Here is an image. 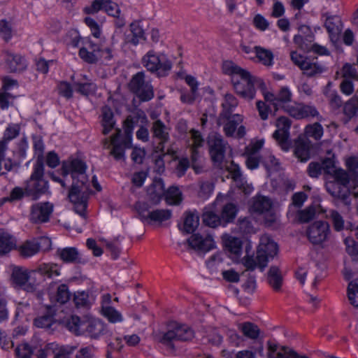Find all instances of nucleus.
<instances>
[{"mask_svg":"<svg viewBox=\"0 0 358 358\" xmlns=\"http://www.w3.org/2000/svg\"><path fill=\"white\" fill-rule=\"evenodd\" d=\"M87 166L78 159H71L63 162L61 173L62 178L52 176V179L58 182L63 187L70 186L69 198L76 205L75 211L85 217L87 201L90 193V186L86 174Z\"/></svg>","mask_w":358,"mask_h":358,"instance_id":"1","label":"nucleus"},{"mask_svg":"<svg viewBox=\"0 0 358 358\" xmlns=\"http://www.w3.org/2000/svg\"><path fill=\"white\" fill-rule=\"evenodd\" d=\"M225 73L231 76V83L236 93L241 97L252 100L257 88L264 89V80L251 74L232 62H225L223 65Z\"/></svg>","mask_w":358,"mask_h":358,"instance_id":"2","label":"nucleus"},{"mask_svg":"<svg viewBox=\"0 0 358 358\" xmlns=\"http://www.w3.org/2000/svg\"><path fill=\"white\" fill-rule=\"evenodd\" d=\"M140 118L146 119L144 115H129L124 122V134L121 129H116L115 134L110 137V141L108 138L103 140L102 143L105 148L112 146L110 154L116 160L123 159L125 150L131 148L133 131Z\"/></svg>","mask_w":358,"mask_h":358,"instance_id":"3","label":"nucleus"},{"mask_svg":"<svg viewBox=\"0 0 358 358\" xmlns=\"http://www.w3.org/2000/svg\"><path fill=\"white\" fill-rule=\"evenodd\" d=\"M278 251L277 243L269 236L266 234L262 236L256 257L247 256L243 259L246 271L243 273V275H245L246 271H254L256 267L259 268L262 271L266 267L268 261L277 255Z\"/></svg>","mask_w":358,"mask_h":358,"instance_id":"4","label":"nucleus"},{"mask_svg":"<svg viewBox=\"0 0 358 358\" xmlns=\"http://www.w3.org/2000/svg\"><path fill=\"white\" fill-rule=\"evenodd\" d=\"M43 175L44 165L41 162L34 164L33 172L24 183L26 195L31 197L33 200L38 199L48 192V182L43 178Z\"/></svg>","mask_w":358,"mask_h":358,"instance_id":"5","label":"nucleus"},{"mask_svg":"<svg viewBox=\"0 0 358 358\" xmlns=\"http://www.w3.org/2000/svg\"><path fill=\"white\" fill-rule=\"evenodd\" d=\"M194 337V331L190 327L185 324L173 322L168 325L166 332L163 334L159 338V341L171 348H174L173 342L189 341Z\"/></svg>","mask_w":358,"mask_h":358,"instance_id":"6","label":"nucleus"},{"mask_svg":"<svg viewBox=\"0 0 358 358\" xmlns=\"http://www.w3.org/2000/svg\"><path fill=\"white\" fill-rule=\"evenodd\" d=\"M143 64L150 72H155L158 76H164L171 69V62L165 55H158L149 51L143 57Z\"/></svg>","mask_w":358,"mask_h":358,"instance_id":"7","label":"nucleus"},{"mask_svg":"<svg viewBox=\"0 0 358 358\" xmlns=\"http://www.w3.org/2000/svg\"><path fill=\"white\" fill-rule=\"evenodd\" d=\"M291 59L308 77L317 76L325 71L324 66L319 63L316 58H308L296 52H292Z\"/></svg>","mask_w":358,"mask_h":358,"instance_id":"8","label":"nucleus"},{"mask_svg":"<svg viewBox=\"0 0 358 358\" xmlns=\"http://www.w3.org/2000/svg\"><path fill=\"white\" fill-rule=\"evenodd\" d=\"M129 87L142 101H150L154 97L153 87L150 82L145 80V73L142 71L132 77Z\"/></svg>","mask_w":358,"mask_h":358,"instance_id":"9","label":"nucleus"},{"mask_svg":"<svg viewBox=\"0 0 358 358\" xmlns=\"http://www.w3.org/2000/svg\"><path fill=\"white\" fill-rule=\"evenodd\" d=\"M209 152L214 165L222 168V164L228 148V143L218 134H211L208 138Z\"/></svg>","mask_w":358,"mask_h":358,"instance_id":"10","label":"nucleus"},{"mask_svg":"<svg viewBox=\"0 0 358 358\" xmlns=\"http://www.w3.org/2000/svg\"><path fill=\"white\" fill-rule=\"evenodd\" d=\"M275 126L277 129L273 134V137L275 139L280 148L287 152L291 148L289 141V129L291 122L286 117H280L276 120Z\"/></svg>","mask_w":358,"mask_h":358,"instance_id":"11","label":"nucleus"},{"mask_svg":"<svg viewBox=\"0 0 358 358\" xmlns=\"http://www.w3.org/2000/svg\"><path fill=\"white\" fill-rule=\"evenodd\" d=\"M329 234V225L327 222L317 221L309 226L307 236L313 244H320L327 240Z\"/></svg>","mask_w":358,"mask_h":358,"instance_id":"12","label":"nucleus"},{"mask_svg":"<svg viewBox=\"0 0 358 358\" xmlns=\"http://www.w3.org/2000/svg\"><path fill=\"white\" fill-rule=\"evenodd\" d=\"M287 113L296 119H303L307 117H316L319 121L323 120L318 110L314 106L306 105L303 103H295L287 108Z\"/></svg>","mask_w":358,"mask_h":358,"instance_id":"13","label":"nucleus"},{"mask_svg":"<svg viewBox=\"0 0 358 358\" xmlns=\"http://www.w3.org/2000/svg\"><path fill=\"white\" fill-rule=\"evenodd\" d=\"M36 271H28L27 269L15 267L13 270L12 280L17 286L22 287L24 290L31 292L35 289L34 285L29 282V279Z\"/></svg>","mask_w":358,"mask_h":358,"instance_id":"14","label":"nucleus"},{"mask_svg":"<svg viewBox=\"0 0 358 358\" xmlns=\"http://www.w3.org/2000/svg\"><path fill=\"white\" fill-rule=\"evenodd\" d=\"M53 210V205L49 202L37 203L32 206L30 220L34 222L48 221Z\"/></svg>","mask_w":358,"mask_h":358,"instance_id":"15","label":"nucleus"},{"mask_svg":"<svg viewBox=\"0 0 358 358\" xmlns=\"http://www.w3.org/2000/svg\"><path fill=\"white\" fill-rule=\"evenodd\" d=\"M151 131L152 137L159 141L158 145L155 148V151L165 153L164 144L169 139V134L166 127L164 122L158 120L153 122Z\"/></svg>","mask_w":358,"mask_h":358,"instance_id":"16","label":"nucleus"},{"mask_svg":"<svg viewBox=\"0 0 358 358\" xmlns=\"http://www.w3.org/2000/svg\"><path fill=\"white\" fill-rule=\"evenodd\" d=\"M100 44L89 40L79 50V56L85 62L94 64L100 59Z\"/></svg>","mask_w":358,"mask_h":358,"instance_id":"17","label":"nucleus"},{"mask_svg":"<svg viewBox=\"0 0 358 358\" xmlns=\"http://www.w3.org/2000/svg\"><path fill=\"white\" fill-rule=\"evenodd\" d=\"M187 242L192 248L203 252H207L215 247V243L210 236L203 238L197 234L192 235Z\"/></svg>","mask_w":358,"mask_h":358,"instance_id":"18","label":"nucleus"},{"mask_svg":"<svg viewBox=\"0 0 358 358\" xmlns=\"http://www.w3.org/2000/svg\"><path fill=\"white\" fill-rule=\"evenodd\" d=\"M312 144L307 138L299 137L294 142V153L301 162H306L310 158Z\"/></svg>","mask_w":358,"mask_h":358,"instance_id":"19","label":"nucleus"},{"mask_svg":"<svg viewBox=\"0 0 358 358\" xmlns=\"http://www.w3.org/2000/svg\"><path fill=\"white\" fill-rule=\"evenodd\" d=\"M326 189L333 197L341 199L346 205L350 203L348 201L350 191L348 186H343L332 181L326 184Z\"/></svg>","mask_w":358,"mask_h":358,"instance_id":"20","label":"nucleus"},{"mask_svg":"<svg viewBox=\"0 0 358 358\" xmlns=\"http://www.w3.org/2000/svg\"><path fill=\"white\" fill-rule=\"evenodd\" d=\"M165 194L164 181L156 178L148 189V196L152 205L158 204Z\"/></svg>","mask_w":358,"mask_h":358,"instance_id":"21","label":"nucleus"},{"mask_svg":"<svg viewBox=\"0 0 358 358\" xmlns=\"http://www.w3.org/2000/svg\"><path fill=\"white\" fill-rule=\"evenodd\" d=\"M324 26L329 34L332 43L337 42L341 31V20L337 15H328L326 17Z\"/></svg>","mask_w":358,"mask_h":358,"instance_id":"22","label":"nucleus"},{"mask_svg":"<svg viewBox=\"0 0 358 358\" xmlns=\"http://www.w3.org/2000/svg\"><path fill=\"white\" fill-rule=\"evenodd\" d=\"M106 332L105 324L99 320L93 319L86 321L85 334L92 338H98Z\"/></svg>","mask_w":358,"mask_h":358,"instance_id":"23","label":"nucleus"},{"mask_svg":"<svg viewBox=\"0 0 358 358\" xmlns=\"http://www.w3.org/2000/svg\"><path fill=\"white\" fill-rule=\"evenodd\" d=\"M4 59L8 69L11 72H20L27 67L25 59L19 55L11 52H3Z\"/></svg>","mask_w":358,"mask_h":358,"instance_id":"24","label":"nucleus"},{"mask_svg":"<svg viewBox=\"0 0 358 358\" xmlns=\"http://www.w3.org/2000/svg\"><path fill=\"white\" fill-rule=\"evenodd\" d=\"M277 345L269 343L268 358H308L306 356L299 355L297 352L287 347H282L281 350L276 352Z\"/></svg>","mask_w":358,"mask_h":358,"instance_id":"25","label":"nucleus"},{"mask_svg":"<svg viewBox=\"0 0 358 358\" xmlns=\"http://www.w3.org/2000/svg\"><path fill=\"white\" fill-rule=\"evenodd\" d=\"M57 255L65 263L77 264L81 262V257L78 250L73 247L58 249Z\"/></svg>","mask_w":358,"mask_h":358,"instance_id":"26","label":"nucleus"},{"mask_svg":"<svg viewBox=\"0 0 358 358\" xmlns=\"http://www.w3.org/2000/svg\"><path fill=\"white\" fill-rule=\"evenodd\" d=\"M227 120V122L224 124V131L227 136H232L237 129L238 125L242 121L241 117L238 115H231L229 118H221L220 115L218 119V124L220 125L223 124L224 121Z\"/></svg>","mask_w":358,"mask_h":358,"instance_id":"27","label":"nucleus"},{"mask_svg":"<svg viewBox=\"0 0 358 358\" xmlns=\"http://www.w3.org/2000/svg\"><path fill=\"white\" fill-rule=\"evenodd\" d=\"M229 172L231 175V178L236 182V186L243 189L246 194L250 193L251 191V188L248 187L246 188L245 181L244 178L242 176L240 167L238 165L235 164L234 163H231V166L228 168Z\"/></svg>","mask_w":358,"mask_h":358,"instance_id":"28","label":"nucleus"},{"mask_svg":"<svg viewBox=\"0 0 358 358\" xmlns=\"http://www.w3.org/2000/svg\"><path fill=\"white\" fill-rule=\"evenodd\" d=\"M115 122L114 120V115L112 110L106 106L102 109V120L101 126L103 127L102 134L104 135L108 134L114 128Z\"/></svg>","mask_w":358,"mask_h":358,"instance_id":"29","label":"nucleus"},{"mask_svg":"<svg viewBox=\"0 0 358 358\" xmlns=\"http://www.w3.org/2000/svg\"><path fill=\"white\" fill-rule=\"evenodd\" d=\"M15 245V239L13 236L3 230H0V255L8 253Z\"/></svg>","mask_w":358,"mask_h":358,"instance_id":"30","label":"nucleus"},{"mask_svg":"<svg viewBox=\"0 0 358 358\" xmlns=\"http://www.w3.org/2000/svg\"><path fill=\"white\" fill-rule=\"evenodd\" d=\"M222 106V111L220 115H221V118H229L231 115H232L233 111L238 106V100L234 95L227 94L224 96Z\"/></svg>","mask_w":358,"mask_h":358,"instance_id":"31","label":"nucleus"},{"mask_svg":"<svg viewBox=\"0 0 358 358\" xmlns=\"http://www.w3.org/2000/svg\"><path fill=\"white\" fill-rule=\"evenodd\" d=\"M7 148L4 143H0V176L10 171L15 166V163L10 158L5 156Z\"/></svg>","mask_w":358,"mask_h":358,"instance_id":"32","label":"nucleus"},{"mask_svg":"<svg viewBox=\"0 0 358 358\" xmlns=\"http://www.w3.org/2000/svg\"><path fill=\"white\" fill-rule=\"evenodd\" d=\"M271 206V201L268 197L258 196L253 199L252 210L259 213H264L268 212Z\"/></svg>","mask_w":358,"mask_h":358,"instance_id":"33","label":"nucleus"},{"mask_svg":"<svg viewBox=\"0 0 358 358\" xmlns=\"http://www.w3.org/2000/svg\"><path fill=\"white\" fill-rule=\"evenodd\" d=\"M18 251L21 256L29 257L38 252L37 241L34 238L24 242L18 248Z\"/></svg>","mask_w":358,"mask_h":358,"instance_id":"34","label":"nucleus"},{"mask_svg":"<svg viewBox=\"0 0 358 358\" xmlns=\"http://www.w3.org/2000/svg\"><path fill=\"white\" fill-rule=\"evenodd\" d=\"M331 83L329 82L324 90V94L327 98L331 107L333 109H338L342 105L341 96L336 90H331Z\"/></svg>","mask_w":358,"mask_h":358,"instance_id":"35","label":"nucleus"},{"mask_svg":"<svg viewBox=\"0 0 358 358\" xmlns=\"http://www.w3.org/2000/svg\"><path fill=\"white\" fill-rule=\"evenodd\" d=\"M254 50L259 62L267 66H273V54L271 50L260 46H255Z\"/></svg>","mask_w":358,"mask_h":358,"instance_id":"36","label":"nucleus"},{"mask_svg":"<svg viewBox=\"0 0 358 358\" xmlns=\"http://www.w3.org/2000/svg\"><path fill=\"white\" fill-rule=\"evenodd\" d=\"M173 173L177 177H182L189 168V161L187 157L176 158L173 162Z\"/></svg>","mask_w":358,"mask_h":358,"instance_id":"37","label":"nucleus"},{"mask_svg":"<svg viewBox=\"0 0 358 358\" xmlns=\"http://www.w3.org/2000/svg\"><path fill=\"white\" fill-rule=\"evenodd\" d=\"M130 29L132 33V38L129 41L134 45H137L142 41H145V32L140 26L139 22H134L130 24Z\"/></svg>","mask_w":358,"mask_h":358,"instance_id":"38","label":"nucleus"},{"mask_svg":"<svg viewBox=\"0 0 358 358\" xmlns=\"http://www.w3.org/2000/svg\"><path fill=\"white\" fill-rule=\"evenodd\" d=\"M86 321H81L77 316H72L66 323L67 329L76 335L85 334Z\"/></svg>","mask_w":358,"mask_h":358,"instance_id":"39","label":"nucleus"},{"mask_svg":"<svg viewBox=\"0 0 358 358\" xmlns=\"http://www.w3.org/2000/svg\"><path fill=\"white\" fill-rule=\"evenodd\" d=\"M164 197L169 205L179 204L182 201V192L177 187H171L165 192Z\"/></svg>","mask_w":358,"mask_h":358,"instance_id":"40","label":"nucleus"},{"mask_svg":"<svg viewBox=\"0 0 358 358\" xmlns=\"http://www.w3.org/2000/svg\"><path fill=\"white\" fill-rule=\"evenodd\" d=\"M239 329L245 336L250 339L257 338L260 332L256 324L249 322L240 324Z\"/></svg>","mask_w":358,"mask_h":358,"instance_id":"41","label":"nucleus"},{"mask_svg":"<svg viewBox=\"0 0 358 358\" xmlns=\"http://www.w3.org/2000/svg\"><path fill=\"white\" fill-rule=\"evenodd\" d=\"M268 281L270 285L275 289L279 290L282 285V277L279 268L276 266H271L268 274Z\"/></svg>","mask_w":358,"mask_h":358,"instance_id":"42","label":"nucleus"},{"mask_svg":"<svg viewBox=\"0 0 358 358\" xmlns=\"http://www.w3.org/2000/svg\"><path fill=\"white\" fill-rule=\"evenodd\" d=\"M305 134L307 138H313L316 141L320 140L324 134V129L322 126L315 122L311 124H308L305 128Z\"/></svg>","mask_w":358,"mask_h":358,"instance_id":"43","label":"nucleus"},{"mask_svg":"<svg viewBox=\"0 0 358 358\" xmlns=\"http://www.w3.org/2000/svg\"><path fill=\"white\" fill-rule=\"evenodd\" d=\"M199 217L197 213H188L184 220V230L188 233H192L199 226Z\"/></svg>","mask_w":358,"mask_h":358,"instance_id":"44","label":"nucleus"},{"mask_svg":"<svg viewBox=\"0 0 358 358\" xmlns=\"http://www.w3.org/2000/svg\"><path fill=\"white\" fill-rule=\"evenodd\" d=\"M70 296L68 286L65 284H62L58 286L55 294L51 296L50 298L51 299H54L55 302L63 304L70 299Z\"/></svg>","mask_w":358,"mask_h":358,"instance_id":"45","label":"nucleus"},{"mask_svg":"<svg viewBox=\"0 0 358 358\" xmlns=\"http://www.w3.org/2000/svg\"><path fill=\"white\" fill-rule=\"evenodd\" d=\"M36 271L50 278L57 277L60 274V270L58 266L51 264H41Z\"/></svg>","mask_w":358,"mask_h":358,"instance_id":"46","label":"nucleus"},{"mask_svg":"<svg viewBox=\"0 0 358 358\" xmlns=\"http://www.w3.org/2000/svg\"><path fill=\"white\" fill-rule=\"evenodd\" d=\"M203 223L210 227L223 225L222 220L211 210H206L202 215Z\"/></svg>","mask_w":358,"mask_h":358,"instance_id":"47","label":"nucleus"},{"mask_svg":"<svg viewBox=\"0 0 358 358\" xmlns=\"http://www.w3.org/2000/svg\"><path fill=\"white\" fill-rule=\"evenodd\" d=\"M237 212L236 206L233 203L226 204L222 210L220 218L222 220L223 225L231 222L235 218Z\"/></svg>","mask_w":358,"mask_h":358,"instance_id":"48","label":"nucleus"},{"mask_svg":"<svg viewBox=\"0 0 358 358\" xmlns=\"http://www.w3.org/2000/svg\"><path fill=\"white\" fill-rule=\"evenodd\" d=\"M348 297L350 303L358 308V279L351 281L348 287Z\"/></svg>","mask_w":358,"mask_h":358,"instance_id":"49","label":"nucleus"},{"mask_svg":"<svg viewBox=\"0 0 358 358\" xmlns=\"http://www.w3.org/2000/svg\"><path fill=\"white\" fill-rule=\"evenodd\" d=\"M148 221L162 222L168 220L171 217V210L168 209H157L149 213Z\"/></svg>","mask_w":358,"mask_h":358,"instance_id":"50","label":"nucleus"},{"mask_svg":"<svg viewBox=\"0 0 358 358\" xmlns=\"http://www.w3.org/2000/svg\"><path fill=\"white\" fill-rule=\"evenodd\" d=\"M292 93L288 87H282L276 94L278 109L292 101Z\"/></svg>","mask_w":358,"mask_h":358,"instance_id":"51","label":"nucleus"},{"mask_svg":"<svg viewBox=\"0 0 358 358\" xmlns=\"http://www.w3.org/2000/svg\"><path fill=\"white\" fill-rule=\"evenodd\" d=\"M102 314L112 323L120 322L123 320L122 314L112 306L104 307Z\"/></svg>","mask_w":358,"mask_h":358,"instance_id":"52","label":"nucleus"},{"mask_svg":"<svg viewBox=\"0 0 358 358\" xmlns=\"http://www.w3.org/2000/svg\"><path fill=\"white\" fill-rule=\"evenodd\" d=\"M73 302L76 308H88L90 305L89 294L85 291L77 292L73 296Z\"/></svg>","mask_w":358,"mask_h":358,"instance_id":"53","label":"nucleus"},{"mask_svg":"<svg viewBox=\"0 0 358 358\" xmlns=\"http://www.w3.org/2000/svg\"><path fill=\"white\" fill-rule=\"evenodd\" d=\"M34 325L38 328L49 329L55 323L53 315L50 314H45L44 315L38 316L34 320Z\"/></svg>","mask_w":358,"mask_h":358,"instance_id":"54","label":"nucleus"},{"mask_svg":"<svg viewBox=\"0 0 358 358\" xmlns=\"http://www.w3.org/2000/svg\"><path fill=\"white\" fill-rule=\"evenodd\" d=\"M20 132V127L17 124H10L3 133V137L0 143H4L7 146L8 142L17 137Z\"/></svg>","mask_w":358,"mask_h":358,"instance_id":"55","label":"nucleus"},{"mask_svg":"<svg viewBox=\"0 0 358 358\" xmlns=\"http://www.w3.org/2000/svg\"><path fill=\"white\" fill-rule=\"evenodd\" d=\"M326 217L331 220L334 227L336 231H341L343 229V218L337 211L330 210L328 213L326 214Z\"/></svg>","mask_w":358,"mask_h":358,"instance_id":"56","label":"nucleus"},{"mask_svg":"<svg viewBox=\"0 0 358 358\" xmlns=\"http://www.w3.org/2000/svg\"><path fill=\"white\" fill-rule=\"evenodd\" d=\"M345 115L352 117L358 111V97L353 96L348 102L345 103L343 108Z\"/></svg>","mask_w":358,"mask_h":358,"instance_id":"57","label":"nucleus"},{"mask_svg":"<svg viewBox=\"0 0 358 358\" xmlns=\"http://www.w3.org/2000/svg\"><path fill=\"white\" fill-rule=\"evenodd\" d=\"M75 90L83 95H88L94 92V85L90 82H75L73 83Z\"/></svg>","mask_w":358,"mask_h":358,"instance_id":"58","label":"nucleus"},{"mask_svg":"<svg viewBox=\"0 0 358 358\" xmlns=\"http://www.w3.org/2000/svg\"><path fill=\"white\" fill-rule=\"evenodd\" d=\"M262 163L264 164L266 168L277 167L279 165L278 159L269 151L265 150L261 155Z\"/></svg>","mask_w":358,"mask_h":358,"instance_id":"59","label":"nucleus"},{"mask_svg":"<svg viewBox=\"0 0 358 358\" xmlns=\"http://www.w3.org/2000/svg\"><path fill=\"white\" fill-rule=\"evenodd\" d=\"M200 190L199 194L203 199L208 198L213 192L214 185L210 181L201 180L199 181Z\"/></svg>","mask_w":358,"mask_h":358,"instance_id":"60","label":"nucleus"},{"mask_svg":"<svg viewBox=\"0 0 358 358\" xmlns=\"http://www.w3.org/2000/svg\"><path fill=\"white\" fill-rule=\"evenodd\" d=\"M33 352V348L27 343L20 344L15 349L17 358H31Z\"/></svg>","mask_w":358,"mask_h":358,"instance_id":"61","label":"nucleus"},{"mask_svg":"<svg viewBox=\"0 0 358 358\" xmlns=\"http://www.w3.org/2000/svg\"><path fill=\"white\" fill-rule=\"evenodd\" d=\"M150 208L151 206L147 202H138L136 203V209L143 222L148 221L149 213L151 212L150 211Z\"/></svg>","mask_w":358,"mask_h":358,"instance_id":"62","label":"nucleus"},{"mask_svg":"<svg viewBox=\"0 0 358 358\" xmlns=\"http://www.w3.org/2000/svg\"><path fill=\"white\" fill-rule=\"evenodd\" d=\"M26 195L25 193V187L23 189L22 187H16L13 189V190L10 192V194L8 196L3 197L2 201L3 203L9 201H18L22 199Z\"/></svg>","mask_w":358,"mask_h":358,"instance_id":"63","label":"nucleus"},{"mask_svg":"<svg viewBox=\"0 0 358 358\" xmlns=\"http://www.w3.org/2000/svg\"><path fill=\"white\" fill-rule=\"evenodd\" d=\"M16 96L11 92H6L0 90V108L2 110H6L13 104Z\"/></svg>","mask_w":358,"mask_h":358,"instance_id":"64","label":"nucleus"}]
</instances>
